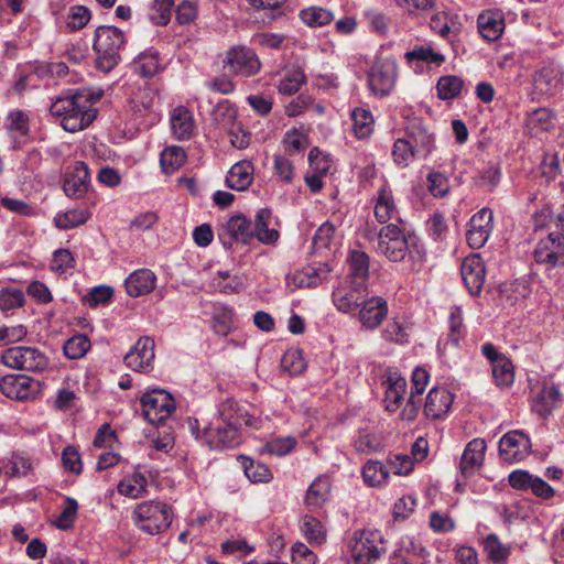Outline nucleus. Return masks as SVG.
I'll return each mask as SVG.
<instances>
[{
  "mask_svg": "<svg viewBox=\"0 0 564 564\" xmlns=\"http://www.w3.org/2000/svg\"><path fill=\"white\" fill-rule=\"evenodd\" d=\"M100 94L87 89H68L53 99L50 112L59 119L61 127L68 132H77L87 128L97 117L94 104Z\"/></svg>",
  "mask_w": 564,
  "mask_h": 564,
  "instance_id": "f257e3e1",
  "label": "nucleus"
},
{
  "mask_svg": "<svg viewBox=\"0 0 564 564\" xmlns=\"http://www.w3.org/2000/svg\"><path fill=\"white\" fill-rule=\"evenodd\" d=\"M124 34L116 26L100 25L95 30L94 51L97 54L96 66L108 73L120 61V51L124 45Z\"/></svg>",
  "mask_w": 564,
  "mask_h": 564,
  "instance_id": "f03ea898",
  "label": "nucleus"
},
{
  "mask_svg": "<svg viewBox=\"0 0 564 564\" xmlns=\"http://www.w3.org/2000/svg\"><path fill=\"white\" fill-rule=\"evenodd\" d=\"M377 251L393 262L402 261L406 254L414 257L417 254L419 243L414 235H405L397 225L390 224L378 232Z\"/></svg>",
  "mask_w": 564,
  "mask_h": 564,
  "instance_id": "7ed1b4c3",
  "label": "nucleus"
},
{
  "mask_svg": "<svg viewBox=\"0 0 564 564\" xmlns=\"http://www.w3.org/2000/svg\"><path fill=\"white\" fill-rule=\"evenodd\" d=\"M132 514L135 525L152 535L166 531L173 519L172 507L156 500L139 503Z\"/></svg>",
  "mask_w": 564,
  "mask_h": 564,
  "instance_id": "20e7f679",
  "label": "nucleus"
},
{
  "mask_svg": "<svg viewBox=\"0 0 564 564\" xmlns=\"http://www.w3.org/2000/svg\"><path fill=\"white\" fill-rule=\"evenodd\" d=\"M383 543V535L378 530L356 531L350 545L351 560L347 564H369L377 561L386 552Z\"/></svg>",
  "mask_w": 564,
  "mask_h": 564,
  "instance_id": "39448f33",
  "label": "nucleus"
},
{
  "mask_svg": "<svg viewBox=\"0 0 564 564\" xmlns=\"http://www.w3.org/2000/svg\"><path fill=\"white\" fill-rule=\"evenodd\" d=\"M1 361L9 368L40 372L48 365L47 357L35 347L15 346L1 355Z\"/></svg>",
  "mask_w": 564,
  "mask_h": 564,
  "instance_id": "423d86ee",
  "label": "nucleus"
},
{
  "mask_svg": "<svg viewBox=\"0 0 564 564\" xmlns=\"http://www.w3.org/2000/svg\"><path fill=\"white\" fill-rule=\"evenodd\" d=\"M142 412L151 424H162L174 411L175 402L164 390H152L141 398Z\"/></svg>",
  "mask_w": 564,
  "mask_h": 564,
  "instance_id": "0eeeda50",
  "label": "nucleus"
},
{
  "mask_svg": "<svg viewBox=\"0 0 564 564\" xmlns=\"http://www.w3.org/2000/svg\"><path fill=\"white\" fill-rule=\"evenodd\" d=\"M397 77V65L390 58H378L368 72V85L371 91L380 97L391 93Z\"/></svg>",
  "mask_w": 564,
  "mask_h": 564,
  "instance_id": "6e6552de",
  "label": "nucleus"
},
{
  "mask_svg": "<svg viewBox=\"0 0 564 564\" xmlns=\"http://www.w3.org/2000/svg\"><path fill=\"white\" fill-rule=\"evenodd\" d=\"M203 440L212 449L235 447L240 443L239 429L216 419L204 427Z\"/></svg>",
  "mask_w": 564,
  "mask_h": 564,
  "instance_id": "1a4fd4ad",
  "label": "nucleus"
},
{
  "mask_svg": "<svg viewBox=\"0 0 564 564\" xmlns=\"http://www.w3.org/2000/svg\"><path fill=\"white\" fill-rule=\"evenodd\" d=\"M534 259L550 268L564 265V232H551L541 239L534 250Z\"/></svg>",
  "mask_w": 564,
  "mask_h": 564,
  "instance_id": "9d476101",
  "label": "nucleus"
},
{
  "mask_svg": "<svg viewBox=\"0 0 564 564\" xmlns=\"http://www.w3.org/2000/svg\"><path fill=\"white\" fill-rule=\"evenodd\" d=\"M388 313L389 305L387 300L375 295L364 299L357 311V317L362 327L368 330H375L386 321Z\"/></svg>",
  "mask_w": 564,
  "mask_h": 564,
  "instance_id": "9b49d317",
  "label": "nucleus"
},
{
  "mask_svg": "<svg viewBox=\"0 0 564 564\" xmlns=\"http://www.w3.org/2000/svg\"><path fill=\"white\" fill-rule=\"evenodd\" d=\"M367 295L368 289L365 283L349 281L348 286H340L333 291V302L343 313H356Z\"/></svg>",
  "mask_w": 564,
  "mask_h": 564,
  "instance_id": "f8f14e48",
  "label": "nucleus"
},
{
  "mask_svg": "<svg viewBox=\"0 0 564 564\" xmlns=\"http://www.w3.org/2000/svg\"><path fill=\"white\" fill-rule=\"evenodd\" d=\"M39 381L25 375H7L0 380L1 392L13 400L23 401L37 392Z\"/></svg>",
  "mask_w": 564,
  "mask_h": 564,
  "instance_id": "ddd939ff",
  "label": "nucleus"
},
{
  "mask_svg": "<svg viewBox=\"0 0 564 564\" xmlns=\"http://www.w3.org/2000/svg\"><path fill=\"white\" fill-rule=\"evenodd\" d=\"M529 437L520 431H511L502 436L499 442V454L505 462L510 464L522 460L530 451Z\"/></svg>",
  "mask_w": 564,
  "mask_h": 564,
  "instance_id": "4468645a",
  "label": "nucleus"
},
{
  "mask_svg": "<svg viewBox=\"0 0 564 564\" xmlns=\"http://www.w3.org/2000/svg\"><path fill=\"white\" fill-rule=\"evenodd\" d=\"M154 340L151 337H140L135 345L124 356L127 367L134 371L148 372L153 368Z\"/></svg>",
  "mask_w": 564,
  "mask_h": 564,
  "instance_id": "2eb2a0df",
  "label": "nucleus"
},
{
  "mask_svg": "<svg viewBox=\"0 0 564 564\" xmlns=\"http://www.w3.org/2000/svg\"><path fill=\"white\" fill-rule=\"evenodd\" d=\"M464 284L471 295H478L485 284L486 269L479 254L466 257L460 265Z\"/></svg>",
  "mask_w": 564,
  "mask_h": 564,
  "instance_id": "dca6fc26",
  "label": "nucleus"
},
{
  "mask_svg": "<svg viewBox=\"0 0 564 564\" xmlns=\"http://www.w3.org/2000/svg\"><path fill=\"white\" fill-rule=\"evenodd\" d=\"M492 212L488 208L480 209L470 218L467 230L469 247L479 249L487 242L492 230Z\"/></svg>",
  "mask_w": 564,
  "mask_h": 564,
  "instance_id": "f3484780",
  "label": "nucleus"
},
{
  "mask_svg": "<svg viewBox=\"0 0 564 564\" xmlns=\"http://www.w3.org/2000/svg\"><path fill=\"white\" fill-rule=\"evenodd\" d=\"M89 184L90 175L88 166L84 162L77 161L67 167L63 188L68 197L75 199L83 197L87 193Z\"/></svg>",
  "mask_w": 564,
  "mask_h": 564,
  "instance_id": "a211bd4d",
  "label": "nucleus"
},
{
  "mask_svg": "<svg viewBox=\"0 0 564 564\" xmlns=\"http://www.w3.org/2000/svg\"><path fill=\"white\" fill-rule=\"evenodd\" d=\"M226 64L229 69L242 76H251L260 69V62L254 52L245 46L228 51Z\"/></svg>",
  "mask_w": 564,
  "mask_h": 564,
  "instance_id": "6ab92c4d",
  "label": "nucleus"
},
{
  "mask_svg": "<svg viewBox=\"0 0 564 564\" xmlns=\"http://www.w3.org/2000/svg\"><path fill=\"white\" fill-rule=\"evenodd\" d=\"M406 138L411 141L417 158H426L435 148L434 132L419 119L409 122Z\"/></svg>",
  "mask_w": 564,
  "mask_h": 564,
  "instance_id": "aec40b11",
  "label": "nucleus"
},
{
  "mask_svg": "<svg viewBox=\"0 0 564 564\" xmlns=\"http://www.w3.org/2000/svg\"><path fill=\"white\" fill-rule=\"evenodd\" d=\"M509 484L519 490L531 489L532 494L549 499L554 496L553 488L540 477H534L527 470H514L509 475Z\"/></svg>",
  "mask_w": 564,
  "mask_h": 564,
  "instance_id": "412c9836",
  "label": "nucleus"
},
{
  "mask_svg": "<svg viewBox=\"0 0 564 564\" xmlns=\"http://www.w3.org/2000/svg\"><path fill=\"white\" fill-rule=\"evenodd\" d=\"M252 221L243 215H236L228 219L224 228V234H219V239L226 248H231V241L226 240L225 235L230 239L248 243L252 239Z\"/></svg>",
  "mask_w": 564,
  "mask_h": 564,
  "instance_id": "4be33fe9",
  "label": "nucleus"
},
{
  "mask_svg": "<svg viewBox=\"0 0 564 564\" xmlns=\"http://www.w3.org/2000/svg\"><path fill=\"white\" fill-rule=\"evenodd\" d=\"M453 399V394L446 388L431 389L424 404L425 416L431 420L442 419L449 411Z\"/></svg>",
  "mask_w": 564,
  "mask_h": 564,
  "instance_id": "5701e85b",
  "label": "nucleus"
},
{
  "mask_svg": "<svg viewBox=\"0 0 564 564\" xmlns=\"http://www.w3.org/2000/svg\"><path fill=\"white\" fill-rule=\"evenodd\" d=\"M477 26L484 40L497 41L506 28L505 15L500 10H486L478 15Z\"/></svg>",
  "mask_w": 564,
  "mask_h": 564,
  "instance_id": "b1692460",
  "label": "nucleus"
},
{
  "mask_svg": "<svg viewBox=\"0 0 564 564\" xmlns=\"http://www.w3.org/2000/svg\"><path fill=\"white\" fill-rule=\"evenodd\" d=\"M486 447L481 438H474L466 445L459 463L463 476L469 477L482 466Z\"/></svg>",
  "mask_w": 564,
  "mask_h": 564,
  "instance_id": "393cba45",
  "label": "nucleus"
},
{
  "mask_svg": "<svg viewBox=\"0 0 564 564\" xmlns=\"http://www.w3.org/2000/svg\"><path fill=\"white\" fill-rule=\"evenodd\" d=\"M127 293L139 297L152 292L156 285V275L150 269H138L129 274L124 281Z\"/></svg>",
  "mask_w": 564,
  "mask_h": 564,
  "instance_id": "a878e982",
  "label": "nucleus"
},
{
  "mask_svg": "<svg viewBox=\"0 0 564 564\" xmlns=\"http://www.w3.org/2000/svg\"><path fill=\"white\" fill-rule=\"evenodd\" d=\"M272 220V212L269 208H261L257 212L254 221H252V238H257L263 245H274L280 232L274 228H269Z\"/></svg>",
  "mask_w": 564,
  "mask_h": 564,
  "instance_id": "bb28decb",
  "label": "nucleus"
},
{
  "mask_svg": "<svg viewBox=\"0 0 564 564\" xmlns=\"http://www.w3.org/2000/svg\"><path fill=\"white\" fill-rule=\"evenodd\" d=\"M383 383L386 384V394L383 400L386 410L389 412H395L404 399V394L406 392V380L394 372L390 373Z\"/></svg>",
  "mask_w": 564,
  "mask_h": 564,
  "instance_id": "cd10ccee",
  "label": "nucleus"
},
{
  "mask_svg": "<svg viewBox=\"0 0 564 564\" xmlns=\"http://www.w3.org/2000/svg\"><path fill=\"white\" fill-rule=\"evenodd\" d=\"M253 180V166L249 161H240L231 166L226 177V185L235 191L247 189Z\"/></svg>",
  "mask_w": 564,
  "mask_h": 564,
  "instance_id": "c85d7f7f",
  "label": "nucleus"
},
{
  "mask_svg": "<svg viewBox=\"0 0 564 564\" xmlns=\"http://www.w3.org/2000/svg\"><path fill=\"white\" fill-rule=\"evenodd\" d=\"M155 98V89L144 82L143 85H140L138 89L132 93L129 99V109L137 117L143 116L152 109Z\"/></svg>",
  "mask_w": 564,
  "mask_h": 564,
  "instance_id": "c756f323",
  "label": "nucleus"
},
{
  "mask_svg": "<svg viewBox=\"0 0 564 564\" xmlns=\"http://www.w3.org/2000/svg\"><path fill=\"white\" fill-rule=\"evenodd\" d=\"M171 129L178 140H187L194 132V120L191 111L183 106L176 107L171 115Z\"/></svg>",
  "mask_w": 564,
  "mask_h": 564,
  "instance_id": "7c9ffc66",
  "label": "nucleus"
},
{
  "mask_svg": "<svg viewBox=\"0 0 564 564\" xmlns=\"http://www.w3.org/2000/svg\"><path fill=\"white\" fill-rule=\"evenodd\" d=\"M561 393L554 384H544L541 391L533 399L532 409L540 416H547L560 403Z\"/></svg>",
  "mask_w": 564,
  "mask_h": 564,
  "instance_id": "2f4dec72",
  "label": "nucleus"
},
{
  "mask_svg": "<svg viewBox=\"0 0 564 564\" xmlns=\"http://www.w3.org/2000/svg\"><path fill=\"white\" fill-rule=\"evenodd\" d=\"M238 111L227 99L220 100L212 111V119L215 124L225 131H231L236 127Z\"/></svg>",
  "mask_w": 564,
  "mask_h": 564,
  "instance_id": "473e14b6",
  "label": "nucleus"
},
{
  "mask_svg": "<svg viewBox=\"0 0 564 564\" xmlns=\"http://www.w3.org/2000/svg\"><path fill=\"white\" fill-rule=\"evenodd\" d=\"M148 480L139 471L121 479L117 486L118 492L131 499H138L147 492Z\"/></svg>",
  "mask_w": 564,
  "mask_h": 564,
  "instance_id": "72a5a7b5",
  "label": "nucleus"
},
{
  "mask_svg": "<svg viewBox=\"0 0 564 564\" xmlns=\"http://www.w3.org/2000/svg\"><path fill=\"white\" fill-rule=\"evenodd\" d=\"M410 324L405 318L392 317L381 332V337L389 343L405 344L409 340Z\"/></svg>",
  "mask_w": 564,
  "mask_h": 564,
  "instance_id": "f704fd0d",
  "label": "nucleus"
},
{
  "mask_svg": "<svg viewBox=\"0 0 564 564\" xmlns=\"http://www.w3.org/2000/svg\"><path fill=\"white\" fill-rule=\"evenodd\" d=\"M394 198L390 189L382 187L378 192L375 206V216L379 223L386 224L391 220L395 214Z\"/></svg>",
  "mask_w": 564,
  "mask_h": 564,
  "instance_id": "c9c22d12",
  "label": "nucleus"
},
{
  "mask_svg": "<svg viewBox=\"0 0 564 564\" xmlns=\"http://www.w3.org/2000/svg\"><path fill=\"white\" fill-rule=\"evenodd\" d=\"M186 161V153L183 148L171 145L161 153V167L165 174H172L177 171Z\"/></svg>",
  "mask_w": 564,
  "mask_h": 564,
  "instance_id": "e433bc0d",
  "label": "nucleus"
},
{
  "mask_svg": "<svg viewBox=\"0 0 564 564\" xmlns=\"http://www.w3.org/2000/svg\"><path fill=\"white\" fill-rule=\"evenodd\" d=\"M369 274V257L362 251H352L349 257V281L366 284Z\"/></svg>",
  "mask_w": 564,
  "mask_h": 564,
  "instance_id": "4c0bfd02",
  "label": "nucleus"
},
{
  "mask_svg": "<svg viewBox=\"0 0 564 564\" xmlns=\"http://www.w3.org/2000/svg\"><path fill=\"white\" fill-rule=\"evenodd\" d=\"M562 78L560 69L552 63L543 65L535 72L534 83L540 89H555Z\"/></svg>",
  "mask_w": 564,
  "mask_h": 564,
  "instance_id": "58836bf2",
  "label": "nucleus"
},
{
  "mask_svg": "<svg viewBox=\"0 0 564 564\" xmlns=\"http://www.w3.org/2000/svg\"><path fill=\"white\" fill-rule=\"evenodd\" d=\"M364 481L371 487L383 485L389 476L388 467L377 460H369L362 467Z\"/></svg>",
  "mask_w": 564,
  "mask_h": 564,
  "instance_id": "ea45409f",
  "label": "nucleus"
},
{
  "mask_svg": "<svg viewBox=\"0 0 564 564\" xmlns=\"http://www.w3.org/2000/svg\"><path fill=\"white\" fill-rule=\"evenodd\" d=\"M329 490V479L325 476L317 477L307 489L306 503L314 507L321 506L326 501Z\"/></svg>",
  "mask_w": 564,
  "mask_h": 564,
  "instance_id": "a19ab883",
  "label": "nucleus"
},
{
  "mask_svg": "<svg viewBox=\"0 0 564 564\" xmlns=\"http://www.w3.org/2000/svg\"><path fill=\"white\" fill-rule=\"evenodd\" d=\"M133 67L143 77L154 76L160 69L158 52L148 51L139 54L133 62Z\"/></svg>",
  "mask_w": 564,
  "mask_h": 564,
  "instance_id": "79ce46f5",
  "label": "nucleus"
},
{
  "mask_svg": "<svg viewBox=\"0 0 564 564\" xmlns=\"http://www.w3.org/2000/svg\"><path fill=\"white\" fill-rule=\"evenodd\" d=\"M89 218L86 209H70L54 217V224L58 229L67 230L85 224Z\"/></svg>",
  "mask_w": 564,
  "mask_h": 564,
  "instance_id": "37998d69",
  "label": "nucleus"
},
{
  "mask_svg": "<svg viewBox=\"0 0 564 564\" xmlns=\"http://www.w3.org/2000/svg\"><path fill=\"white\" fill-rule=\"evenodd\" d=\"M245 408L241 406L237 401L228 399L220 404L217 420L224 421L231 425H236L238 429H240L241 417L245 415Z\"/></svg>",
  "mask_w": 564,
  "mask_h": 564,
  "instance_id": "c03bdc74",
  "label": "nucleus"
},
{
  "mask_svg": "<svg viewBox=\"0 0 564 564\" xmlns=\"http://www.w3.org/2000/svg\"><path fill=\"white\" fill-rule=\"evenodd\" d=\"M448 340L458 346L460 339L465 336L466 329L464 326L463 311L459 306H453L448 315Z\"/></svg>",
  "mask_w": 564,
  "mask_h": 564,
  "instance_id": "a18cd8bd",
  "label": "nucleus"
},
{
  "mask_svg": "<svg viewBox=\"0 0 564 564\" xmlns=\"http://www.w3.org/2000/svg\"><path fill=\"white\" fill-rule=\"evenodd\" d=\"M304 82L305 75L303 70L301 68H292L280 79L278 90L283 95H293L299 91Z\"/></svg>",
  "mask_w": 564,
  "mask_h": 564,
  "instance_id": "49530a36",
  "label": "nucleus"
},
{
  "mask_svg": "<svg viewBox=\"0 0 564 564\" xmlns=\"http://www.w3.org/2000/svg\"><path fill=\"white\" fill-rule=\"evenodd\" d=\"M89 348V338L82 334L68 338L63 346L64 355L68 359H79L84 357Z\"/></svg>",
  "mask_w": 564,
  "mask_h": 564,
  "instance_id": "de8ad7c7",
  "label": "nucleus"
},
{
  "mask_svg": "<svg viewBox=\"0 0 564 564\" xmlns=\"http://www.w3.org/2000/svg\"><path fill=\"white\" fill-rule=\"evenodd\" d=\"M300 17L304 23L312 28L324 26L334 19L330 11L319 7L304 9L301 11Z\"/></svg>",
  "mask_w": 564,
  "mask_h": 564,
  "instance_id": "09e8293b",
  "label": "nucleus"
},
{
  "mask_svg": "<svg viewBox=\"0 0 564 564\" xmlns=\"http://www.w3.org/2000/svg\"><path fill=\"white\" fill-rule=\"evenodd\" d=\"M354 130L358 138H367L372 132L373 117L369 110L356 108L351 112Z\"/></svg>",
  "mask_w": 564,
  "mask_h": 564,
  "instance_id": "8fccbe9b",
  "label": "nucleus"
},
{
  "mask_svg": "<svg viewBox=\"0 0 564 564\" xmlns=\"http://www.w3.org/2000/svg\"><path fill=\"white\" fill-rule=\"evenodd\" d=\"M492 377L497 386L509 387L514 381V369L512 361L505 357L492 365Z\"/></svg>",
  "mask_w": 564,
  "mask_h": 564,
  "instance_id": "3c124183",
  "label": "nucleus"
},
{
  "mask_svg": "<svg viewBox=\"0 0 564 564\" xmlns=\"http://www.w3.org/2000/svg\"><path fill=\"white\" fill-rule=\"evenodd\" d=\"M463 85V80L457 76H443L436 85L438 97L443 100L453 99L460 94Z\"/></svg>",
  "mask_w": 564,
  "mask_h": 564,
  "instance_id": "603ef678",
  "label": "nucleus"
},
{
  "mask_svg": "<svg viewBox=\"0 0 564 564\" xmlns=\"http://www.w3.org/2000/svg\"><path fill=\"white\" fill-rule=\"evenodd\" d=\"M173 8V0H153L149 18L158 25H166L171 19Z\"/></svg>",
  "mask_w": 564,
  "mask_h": 564,
  "instance_id": "864d4df0",
  "label": "nucleus"
},
{
  "mask_svg": "<svg viewBox=\"0 0 564 564\" xmlns=\"http://www.w3.org/2000/svg\"><path fill=\"white\" fill-rule=\"evenodd\" d=\"M243 469L246 476L252 482H267L272 477L271 470L267 465L247 457L243 458Z\"/></svg>",
  "mask_w": 564,
  "mask_h": 564,
  "instance_id": "5fc2aeb1",
  "label": "nucleus"
},
{
  "mask_svg": "<svg viewBox=\"0 0 564 564\" xmlns=\"http://www.w3.org/2000/svg\"><path fill=\"white\" fill-rule=\"evenodd\" d=\"M393 161L400 166H408L410 161L417 158V153L414 151L411 141L405 139H398L393 145Z\"/></svg>",
  "mask_w": 564,
  "mask_h": 564,
  "instance_id": "6e6d98bb",
  "label": "nucleus"
},
{
  "mask_svg": "<svg viewBox=\"0 0 564 564\" xmlns=\"http://www.w3.org/2000/svg\"><path fill=\"white\" fill-rule=\"evenodd\" d=\"M283 145L290 155L301 153L308 147V138L304 132L292 129L285 133Z\"/></svg>",
  "mask_w": 564,
  "mask_h": 564,
  "instance_id": "4d7b16f0",
  "label": "nucleus"
},
{
  "mask_svg": "<svg viewBox=\"0 0 564 564\" xmlns=\"http://www.w3.org/2000/svg\"><path fill=\"white\" fill-rule=\"evenodd\" d=\"M281 367L291 376H297L305 370L306 364L300 350L290 349L283 355Z\"/></svg>",
  "mask_w": 564,
  "mask_h": 564,
  "instance_id": "13d9d810",
  "label": "nucleus"
},
{
  "mask_svg": "<svg viewBox=\"0 0 564 564\" xmlns=\"http://www.w3.org/2000/svg\"><path fill=\"white\" fill-rule=\"evenodd\" d=\"M302 530L311 543L322 544L326 539V531L323 524L313 517H304Z\"/></svg>",
  "mask_w": 564,
  "mask_h": 564,
  "instance_id": "bf43d9fd",
  "label": "nucleus"
},
{
  "mask_svg": "<svg viewBox=\"0 0 564 564\" xmlns=\"http://www.w3.org/2000/svg\"><path fill=\"white\" fill-rule=\"evenodd\" d=\"M484 547L488 557L494 562H502L509 555V547L503 545L498 536L494 533L489 534L484 541Z\"/></svg>",
  "mask_w": 564,
  "mask_h": 564,
  "instance_id": "052dcab7",
  "label": "nucleus"
},
{
  "mask_svg": "<svg viewBox=\"0 0 564 564\" xmlns=\"http://www.w3.org/2000/svg\"><path fill=\"white\" fill-rule=\"evenodd\" d=\"M404 56L409 62L422 61L427 64H434L437 66L444 62V56L434 52L430 46L416 47L410 52H406Z\"/></svg>",
  "mask_w": 564,
  "mask_h": 564,
  "instance_id": "680f3d73",
  "label": "nucleus"
},
{
  "mask_svg": "<svg viewBox=\"0 0 564 564\" xmlns=\"http://www.w3.org/2000/svg\"><path fill=\"white\" fill-rule=\"evenodd\" d=\"M78 503L74 498L67 497L65 499V507L54 524L62 530H68L73 527L77 516Z\"/></svg>",
  "mask_w": 564,
  "mask_h": 564,
  "instance_id": "e2e57ef3",
  "label": "nucleus"
},
{
  "mask_svg": "<svg viewBox=\"0 0 564 564\" xmlns=\"http://www.w3.org/2000/svg\"><path fill=\"white\" fill-rule=\"evenodd\" d=\"M24 304V293L19 289L0 291V310L3 312L21 307Z\"/></svg>",
  "mask_w": 564,
  "mask_h": 564,
  "instance_id": "0e129e2a",
  "label": "nucleus"
},
{
  "mask_svg": "<svg viewBox=\"0 0 564 564\" xmlns=\"http://www.w3.org/2000/svg\"><path fill=\"white\" fill-rule=\"evenodd\" d=\"M308 162L314 173L326 175L330 172L332 161L328 154H324L318 148H313L308 153Z\"/></svg>",
  "mask_w": 564,
  "mask_h": 564,
  "instance_id": "69168bd1",
  "label": "nucleus"
},
{
  "mask_svg": "<svg viewBox=\"0 0 564 564\" xmlns=\"http://www.w3.org/2000/svg\"><path fill=\"white\" fill-rule=\"evenodd\" d=\"M429 191L434 197L442 198L449 192L448 178L440 172H431L427 175Z\"/></svg>",
  "mask_w": 564,
  "mask_h": 564,
  "instance_id": "338daca9",
  "label": "nucleus"
},
{
  "mask_svg": "<svg viewBox=\"0 0 564 564\" xmlns=\"http://www.w3.org/2000/svg\"><path fill=\"white\" fill-rule=\"evenodd\" d=\"M402 552L406 554H413L417 557H425L426 550L425 547L413 536H403L400 542L398 549L394 551V558L401 557Z\"/></svg>",
  "mask_w": 564,
  "mask_h": 564,
  "instance_id": "774afa93",
  "label": "nucleus"
}]
</instances>
